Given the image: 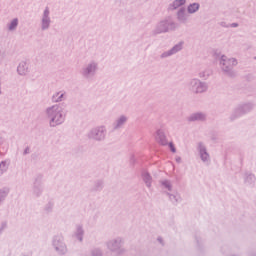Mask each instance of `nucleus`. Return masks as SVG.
Listing matches in <instances>:
<instances>
[{"label": "nucleus", "instance_id": "f257e3e1", "mask_svg": "<svg viewBox=\"0 0 256 256\" xmlns=\"http://www.w3.org/2000/svg\"><path fill=\"white\" fill-rule=\"evenodd\" d=\"M45 115L49 126L55 128L65 122L67 113L62 105L54 104L45 109Z\"/></svg>", "mask_w": 256, "mask_h": 256}, {"label": "nucleus", "instance_id": "f03ea898", "mask_svg": "<svg viewBox=\"0 0 256 256\" xmlns=\"http://www.w3.org/2000/svg\"><path fill=\"white\" fill-rule=\"evenodd\" d=\"M239 64L238 62V59L237 58H234V57H231V58H228L227 56L225 55H221L219 57V66H220V69L227 73V74H231L233 73V69L235 67H237Z\"/></svg>", "mask_w": 256, "mask_h": 256}, {"label": "nucleus", "instance_id": "7ed1b4c3", "mask_svg": "<svg viewBox=\"0 0 256 256\" xmlns=\"http://www.w3.org/2000/svg\"><path fill=\"white\" fill-rule=\"evenodd\" d=\"M186 87L193 94H203L209 89L208 84L199 80L198 78L189 80Z\"/></svg>", "mask_w": 256, "mask_h": 256}, {"label": "nucleus", "instance_id": "20e7f679", "mask_svg": "<svg viewBox=\"0 0 256 256\" xmlns=\"http://www.w3.org/2000/svg\"><path fill=\"white\" fill-rule=\"evenodd\" d=\"M88 138L102 142L107 138V128L104 125H100L92 128L88 133Z\"/></svg>", "mask_w": 256, "mask_h": 256}, {"label": "nucleus", "instance_id": "39448f33", "mask_svg": "<svg viewBox=\"0 0 256 256\" xmlns=\"http://www.w3.org/2000/svg\"><path fill=\"white\" fill-rule=\"evenodd\" d=\"M99 71V63L95 60L90 61L81 71L85 79H91L96 76Z\"/></svg>", "mask_w": 256, "mask_h": 256}, {"label": "nucleus", "instance_id": "423d86ee", "mask_svg": "<svg viewBox=\"0 0 256 256\" xmlns=\"http://www.w3.org/2000/svg\"><path fill=\"white\" fill-rule=\"evenodd\" d=\"M197 152L198 156L203 164H210L211 163V156L207 150V147L203 143L197 144Z\"/></svg>", "mask_w": 256, "mask_h": 256}, {"label": "nucleus", "instance_id": "0eeeda50", "mask_svg": "<svg viewBox=\"0 0 256 256\" xmlns=\"http://www.w3.org/2000/svg\"><path fill=\"white\" fill-rule=\"evenodd\" d=\"M51 17H50V10L49 8H46L42 14V17H41V29L43 31H46L50 28L51 26Z\"/></svg>", "mask_w": 256, "mask_h": 256}, {"label": "nucleus", "instance_id": "6e6552de", "mask_svg": "<svg viewBox=\"0 0 256 256\" xmlns=\"http://www.w3.org/2000/svg\"><path fill=\"white\" fill-rule=\"evenodd\" d=\"M31 72L30 64L27 61H21L17 66V74L21 77H27Z\"/></svg>", "mask_w": 256, "mask_h": 256}, {"label": "nucleus", "instance_id": "1a4fd4ad", "mask_svg": "<svg viewBox=\"0 0 256 256\" xmlns=\"http://www.w3.org/2000/svg\"><path fill=\"white\" fill-rule=\"evenodd\" d=\"M184 47V42H180L178 44H176L174 47H172V49L162 53V55H160V58L164 59V58H168L172 55L177 54L178 52H180Z\"/></svg>", "mask_w": 256, "mask_h": 256}, {"label": "nucleus", "instance_id": "9d476101", "mask_svg": "<svg viewBox=\"0 0 256 256\" xmlns=\"http://www.w3.org/2000/svg\"><path fill=\"white\" fill-rule=\"evenodd\" d=\"M154 139H156V142H158L162 146L167 145V137L165 135V132L161 129H158L156 131V133L154 134Z\"/></svg>", "mask_w": 256, "mask_h": 256}, {"label": "nucleus", "instance_id": "9b49d317", "mask_svg": "<svg viewBox=\"0 0 256 256\" xmlns=\"http://www.w3.org/2000/svg\"><path fill=\"white\" fill-rule=\"evenodd\" d=\"M169 31V22L167 20L160 21L156 24V34L166 33Z\"/></svg>", "mask_w": 256, "mask_h": 256}, {"label": "nucleus", "instance_id": "f8f14e48", "mask_svg": "<svg viewBox=\"0 0 256 256\" xmlns=\"http://www.w3.org/2000/svg\"><path fill=\"white\" fill-rule=\"evenodd\" d=\"M67 98V93L62 90V91H58V92H55L52 96V101L54 103H60V102H63L65 101Z\"/></svg>", "mask_w": 256, "mask_h": 256}, {"label": "nucleus", "instance_id": "ddd939ff", "mask_svg": "<svg viewBox=\"0 0 256 256\" xmlns=\"http://www.w3.org/2000/svg\"><path fill=\"white\" fill-rule=\"evenodd\" d=\"M128 121L126 115H120L116 121H114V129H121Z\"/></svg>", "mask_w": 256, "mask_h": 256}, {"label": "nucleus", "instance_id": "4468645a", "mask_svg": "<svg viewBox=\"0 0 256 256\" xmlns=\"http://www.w3.org/2000/svg\"><path fill=\"white\" fill-rule=\"evenodd\" d=\"M176 17L178 18V21L185 23L188 20V14L186 13L185 8H182L178 10V13H176Z\"/></svg>", "mask_w": 256, "mask_h": 256}, {"label": "nucleus", "instance_id": "2eb2a0df", "mask_svg": "<svg viewBox=\"0 0 256 256\" xmlns=\"http://www.w3.org/2000/svg\"><path fill=\"white\" fill-rule=\"evenodd\" d=\"M200 7L199 3H191L187 6L186 11L188 14H195L200 10Z\"/></svg>", "mask_w": 256, "mask_h": 256}, {"label": "nucleus", "instance_id": "dca6fc26", "mask_svg": "<svg viewBox=\"0 0 256 256\" xmlns=\"http://www.w3.org/2000/svg\"><path fill=\"white\" fill-rule=\"evenodd\" d=\"M166 195H168V199H170V202L174 204L179 203L181 201V196L178 192H168L166 193Z\"/></svg>", "mask_w": 256, "mask_h": 256}, {"label": "nucleus", "instance_id": "f3484780", "mask_svg": "<svg viewBox=\"0 0 256 256\" xmlns=\"http://www.w3.org/2000/svg\"><path fill=\"white\" fill-rule=\"evenodd\" d=\"M206 118H207L206 114L197 112V113L192 114L189 117V120L190 121H204V120H206Z\"/></svg>", "mask_w": 256, "mask_h": 256}, {"label": "nucleus", "instance_id": "a211bd4d", "mask_svg": "<svg viewBox=\"0 0 256 256\" xmlns=\"http://www.w3.org/2000/svg\"><path fill=\"white\" fill-rule=\"evenodd\" d=\"M187 3V0H174L172 4H170V9L177 10L183 6H185Z\"/></svg>", "mask_w": 256, "mask_h": 256}, {"label": "nucleus", "instance_id": "6ab92c4d", "mask_svg": "<svg viewBox=\"0 0 256 256\" xmlns=\"http://www.w3.org/2000/svg\"><path fill=\"white\" fill-rule=\"evenodd\" d=\"M53 244L56 247V249L60 252H64L66 250V247L61 238H56Z\"/></svg>", "mask_w": 256, "mask_h": 256}, {"label": "nucleus", "instance_id": "aec40b11", "mask_svg": "<svg viewBox=\"0 0 256 256\" xmlns=\"http://www.w3.org/2000/svg\"><path fill=\"white\" fill-rule=\"evenodd\" d=\"M142 180H144V183L149 188L152 186V177H151V175L148 172L142 173Z\"/></svg>", "mask_w": 256, "mask_h": 256}, {"label": "nucleus", "instance_id": "412c9836", "mask_svg": "<svg viewBox=\"0 0 256 256\" xmlns=\"http://www.w3.org/2000/svg\"><path fill=\"white\" fill-rule=\"evenodd\" d=\"M161 185H162V189H164V191H165L166 193L172 192L173 186H172V184H171L170 181L164 180V181L161 182Z\"/></svg>", "mask_w": 256, "mask_h": 256}, {"label": "nucleus", "instance_id": "4be33fe9", "mask_svg": "<svg viewBox=\"0 0 256 256\" xmlns=\"http://www.w3.org/2000/svg\"><path fill=\"white\" fill-rule=\"evenodd\" d=\"M19 25V20L17 18L13 19L8 25L7 28L10 32H14Z\"/></svg>", "mask_w": 256, "mask_h": 256}, {"label": "nucleus", "instance_id": "5701e85b", "mask_svg": "<svg viewBox=\"0 0 256 256\" xmlns=\"http://www.w3.org/2000/svg\"><path fill=\"white\" fill-rule=\"evenodd\" d=\"M209 76H210V74H209V72L206 71V70L200 71V72L198 73V77H199L200 79L206 80V79L209 78Z\"/></svg>", "mask_w": 256, "mask_h": 256}, {"label": "nucleus", "instance_id": "b1692460", "mask_svg": "<svg viewBox=\"0 0 256 256\" xmlns=\"http://www.w3.org/2000/svg\"><path fill=\"white\" fill-rule=\"evenodd\" d=\"M119 247V243L117 241H110L108 242V248H110V250H115Z\"/></svg>", "mask_w": 256, "mask_h": 256}, {"label": "nucleus", "instance_id": "393cba45", "mask_svg": "<svg viewBox=\"0 0 256 256\" xmlns=\"http://www.w3.org/2000/svg\"><path fill=\"white\" fill-rule=\"evenodd\" d=\"M7 169H8V164H7V162H6V161L1 162V163H0V171H1L2 173H4V172L7 171Z\"/></svg>", "mask_w": 256, "mask_h": 256}, {"label": "nucleus", "instance_id": "a878e982", "mask_svg": "<svg viewBox=\"0 0 256 256\" xmlns=\"http://www.w3.org/2000/svg\"><path fill=\"white\" fill-rule=\"evenodd\" d=\"M6 196H7L6 191H0V203L5 199Z\"/></svg>", "mask_w": 256, "mask_h": 256}, {"label": "nucleus", "instance_id": "bb28decb", "mask_svg": "<svg viewBox=\"0 0 256 256\" xmlns=\"http://www.w3.org/2000/svg\"><path fill=\"white\" fill-rule=\"evenodd\" d=\"M82 234H83V230L81 227L78 228V234H77V237L82 240Z\"/></svg>", "mask_w": 256, "mask_h": 256}, {"label": "nucleus", "instance_id": "cd10ccee", "mask_svg": "<svg viewBox=\"0 0 256 256\" xmlns=\"http://www.w3.org/2000/svg\"><path fill=\"white\" fill-rule=\"evenodd\" d=\"M168 146H170V150H171L173 153H176V148H175V146H174L173 143L168 144Z\"/></svg>", "mask_w": 256, "mask_h": 256}, {"label": "nucleus", "instance_id": "c85d7f7f", "mask_svg": "<svg viewBox=\"0 0 256 256\" xmlns=\"http://www.w3.org/2000/svg\"><path fill=\"white\" fill-rule=\"evenodd\" d=\"M238 26H239L238 23H232L229 25V27H231V28H237Z\"/></svg>", "mask_w": 256, "mask_h": 256}, {"label": "nucleus", "instance_id": "c756f323", "mask_svg": "<svg viewBox=\"0 0 256 256\" xmlns=\"http://www.w3.org/2000/svg\"><path fill=\"white\" fill-rule=\"evenodd\" d=\"M1 93H2V92H1V84H0V95H1Z\"/></svg>", "mask_w": 256, "mask_h": 256}]
</instances>
